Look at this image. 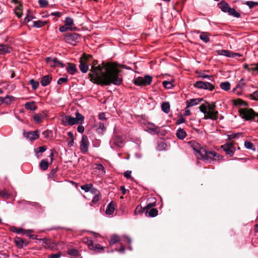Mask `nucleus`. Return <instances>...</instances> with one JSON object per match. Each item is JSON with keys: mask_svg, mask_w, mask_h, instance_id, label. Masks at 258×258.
Instances as JSON below:
<instances>
[{"mask_svg": "<svg viewBox=\"0 0 258 258\" xmlns=\"http://www.w3.org/2000/svg\"><path fill=\"white\" fill-rule=\"evenodd\" d=\"M98 60H94L88 77L90 81L101 86H108L111 84L119 85L121 84L122 79L120 77V71L117 69L115 63L102 62L98 65Z\"/></svg>", "mask_w": 258, "mask_h": 258, "instance_id": "1", "label": "nucleus"}, {"mask_svg": "<svg viewBox=\"0 0 258 258\" xmlns=\"http://www.w3.org/2000/svg\"><path fill=\"white\" fill-rule=\"evenodd\" d=\"M216 105L215 102H212L211 103L205 101V103L199 106L200 110L203 113L205 116L204 119H211L216 120L218 118L219 112L216 110Z\"/></svg>", "mask_w": 258, "mask_h": 258, "instance_id": "2", "label": "nucleus"}, {"mask_svg": "<svg viewBox=\"0 0 258 258\" xmlns=\"http://www.w3.org/2000/svg\"><path fill=\"white\" fill-rule=\"evenodd\" d=\"M191 146L193 150L195 151L204 160H208L209 159H213L217 156V153L215 151L209 150L205 147H202L201 145L196 142L191 143Z\"/></svg>", "mask_w": 258, "mask_h": 258, "instance_id": "3", "label": "nucleus"}, {"mask_svg": "<svg viewBox=\"0 0 258 258\" xmlns=\"http://www.w3.org/2000/svg\"><path fill=\"white\" fill-rule=\"evenodd\" d=\"M76 117L66 115L62 119L63 124L65 126L73 125L76 124H81L84 120V116L79 112L75 113Z\"/></svg>", "mask_w": 258, "mask_h": 258, "instance_id": "4", "label": "nucleus"}, {"mask_svg": "<svg viewBox=\"0 0 258 258\" xmlns=\"http://www.w3.org/2000/svg\"><path fill=\"white\" fill-rule=\"evenodd\" d=\"M152 81V77L146 75L144 77H138L134 80V83L137 86H146L150 85Z\"/></svg>", "mask_w": 258, "mask_h": 258, "instance_id": "5", "label": "nucleus"}, {"mask_svg": "<svg viewBox=\"0 0 258 258\" xmlns=\"http://www.w3.org/2000/svg\"><path fill=\"white\" fill-rule=\"evenodd\" d=\"M194 86L199 89L209 90L211 91L215 89L214 85L208 82H203L201 81H197L194 84Z\"/></svg>", "mask_w": 258, "mask_h": 258, "instance_id": "6", "label": "nucleus"}, {"mask_svg": "<svg viewBox=\"0 0 258 258\" xmlns=\"http://www.w3.org/2000/svg\"><path fill=\"white\" fill-rule=\"evenodd\" d=\"M221 148L226 153V154L229 155L230 157L233 156L235 151V148L234 146V143L233 142L227 143L223 145H222Z\"/></svg>", "mask_w": 258, "mask_h": 258, "instance_id": "7", "label": "nucleus"}, {"mask_svg": "<svg viewBox=\"0 0 258 258\" xmlns=\"http://www.w3.org/2000/svg\"><path fill=\"white\" fill-rule=\"evenodd\" d=\"M46 62L50 67L54 68L57 66L60 68L64 67V64L56 57H48L46 58Z\"/></svg>", "mask_w": 258, "mask_h": 258, "instance_id": "8", "label": "nucleus"}, {"mask_svg": "<svg viewBox=\"0 0 258 258\" xmlns=\"http://www.w3.org/2000/svg\"><path fill=\"white\" fill-rule=\"evenodd\" d=\"M89 144L88 137L85 135H83L80 142V149L84 154L87 153Z\"/></svg>", "mask_w": 258, "mask_h": 258, "instance_id": "9", "label": "nucleus"}, {"mask_svg": "<svg viewBox=\"0 0 258 258\" xmlns=\"http://www.w3.org/2000/svg\"><path fill=\"white\" fill-rule=\"evenodd\" d=\"M66 41L70 42V41H74L78 42L79 41L80 35L76 33H67L65 35Z\"/></svg>", "mask_w": 258, "mask_h": 258, "instance_id": "10", "label": "nucleus"}, {"mask_svg": "<svg viewBox=\"0 0 258 258\" xmlns=\"http://www.w3.org/2000/svg\"><path fill=\"white\" fill-rule=\"evenodd\" d=\"M23 136L25 138L28 139L30 141H34L39 138V131L38 130L35 131H31L29 132H24Z\"/></svg>", "mask_w": 258, "mask_h": 258, "instance_id": "11", "label": "nucleus"}, {"mask_svg": "<svg viewBox=\"0 0 258 258\" xmlns=\"http://www.w3.org/2000/svg\"><path fill=\"white\" fill-rule=\"evenodd\" d=\"M14 242L16 245L19 248H23L24 246H26L29 244V242L25 240L22 238L17 236L15 238Z\"/></svg>", "mask_w": 258, "mask_h": 258, "instance_id": "12", "label": "nucleus"}, {"mask_svg": "<svg viewBox=\"0 0 258 258\" xmlns=\"http://www.w3.org/2000/svg\"><path fill=\"white\" fill-rule=\"evenodd\" d=\"M203 98H199L196 99H191L187 100L186 103L187 104L186 107H190L194 105H196L203 101Z\"/></svg>", "mask_w": 258, "mask_h": 258, "instance_id": "13", "label": "nucleus"}, {"mask_svg": "<svg viewBox=\"0 0 258 258\" xmlns=\"http://www.w3.org/2000/svg\"><path fill=\"white\" fill-rule=\"evenodd\" d=\"M10 230L13 232L17 233H21L22 234H28V233H30L32 232V230H28L27 231L20 228L18 229L17 227L15 226H11L10 228Z\"/></svg>", "mask_w": 258, "mask_h": 258, "instance_id": "14", "label": "nucleus"}, {"mask_svg": "<svg viewBox=\"0 0 258 258\" xmlns=\"http://www.w3.org/2000/svg\"><path fill=\"white\" fill-rule=\"evenodd\" d=\"M80 65L79 69L83 73H87L89 70V65L87 62L82 60H79Z\"/></svg>", "mask_w": 258, "mask_h": 258, "instance_id": "15", "label": "nucleus"}, {"mask_svg": "<svg viewBox=\"0 0 258 258\" xmlns=\"http://www.w3.org/2000/svg\"><path fill=\"white\" fill-rule=\"evenodd\" d=\"M51 80V76L49 75H45L41 78L40 83L42 86H46L50 84Z\"/></svg>", "mask_w": 258, "mask_h": 258, "instance_id": "16", "label": "nucleus"}, {"mask_svg": "<svg viewBox=\"0 0 258 258\" xmlns=\"http://www.w3.org/2000/svg\"><path fill=\"white\" fill-rule=\"evenodd\" d=\"M218 7L224 13H227L230 8L229 5L224 0L221 1L218 4Z\"/></svg>", "mask_w": 258, "mask_h": 258, "instance_id": "17", "label": "nucleus"}, {"mask_svg": "<svg viewBox=\"0 0 258 258\" xmlns=\"http://www.w3.org/2000/svg\"><path fill=\"white\" fill-rule=\"evenodd\" d=\"M67 70L71 75H74L77 72L76 64L70 62L68 63Z\"/></svg>", "mask_w": 258, "mask_h": 258, "instance_id": "18", "label": "nucleus"}, {"mask_svg": "<svg viewBox=\"0 0 258 258\" xmlns=\"http://www.w3.org/2000/svg\"><path fill=\"white\" fill-rule=\"evenodd\" d=\"M12 50L11 47L7 44H0V54H4L7 53H10Z\"/></svg>", "mask_w": 258, "mask_h": 258, "instance_id": "19", "label": "nucleus"}, {"mask_svg": "<svg viewBox=\"0 0 258 258\" xmlns=\"http://www.w3.org/2000/svg\"><path fill=\"white\" fill-rule=\"evenodd\" d=\"M233 103L235 106H248V104L247 102L243 101L241 99L238 98L233 100Z\"/></svg>", "mask_w": 258, "mask_h": 258, "instance_id": "20", "label": "nucleus"}, {"mask_svg": "<svg viewBox=\"0 0 258 258\" xmlns=\"http://www.w3.org/2000/svg\"><path fill=\"white\" fill-rule=\"evenodd\" d=\"M35 101L27 102L25 104V107L27 110H35L37 108V106L35 105Z\"/></svg>", "mask_w": 258, "mask_h": 258, "instance_id": "21", "label": "nucleus"}, {"mask_svg": "<svg viewBox=\"0 0 258 258\" xmlns=\"http://www.w3.org/2000/svg\"><path fill=\"white\" fill-rule=\"evenodd\" d=\"M115 203L111 202L107 206L106 214L107 215H112L115 210Z\"/></svg>", "mask_w": 258, "mask_h": 258, "instance_id": "22", "label": "nucleus"}, {"mask_svg": "<svg viewBox=\"0 0 258 258\" xmlns=\"http://www.w3.org/2000/svg\"><path fill=\"white\" fill-rule=\"evenodd\" d=\"M176 137L180 140H183L186 136V133L183 129L178 128L176 133Z\"/></svg>", "mask_w": 258, "mask_h": 258, "instance_id": "23", "label": "nucleus"}, {"mask_svg": "<svg viewBox=\"0 0 258 258\" xmlns=\"http://www.w3.org/2000/svg\"><path fill=\"white\" fill-rule=\"evenodd\" d=\"M14 100V97L11 96H6L5 97H0V101L2 103L9 104Z\"/></svg>", "mask_w": 258, "mask_h": 258, "instance_id": "24", "label": "nucleus"}, {"mask_svg": "<svg viewBox=\"0 0 258 258\" xmlns=\"http://www.w3.org/2000/svg\"><path fill=\"white\" fill-rule=\"evenodd\" d=\"M92 248H90V249L93 250L98 252H101L104 251V247L101 246L99 244H93Z\"/></svg>", "mask_w": 258, "mask_h": 258, "instance_id": "25", "label": "nucleus"}, {"mask_svg": "<svg viewBox=\"0 0 258 258\" xmlns=\"http://www.w3.org/2000/svg\"><path fill=\"white\" fill-rule=\"evenodd\" d=\"M22 9L23 6L21 4H19V5L15 8V13L19 18H20L22 16Z\"/></svg>", "mask_w": 258, "mask_h": 258, "instance_id": "26", "label": "nucleus"}, {"mask_svg": "<svg viewBox=\"0 0 258 258\" xmlns=\"http://www.w3.org/2000/svg\"><path fill=\"white\" fill-rule=\"evenodd\" d=\"M170 107V104L168 102H163L161 104V109L166 113H168L169 112Z\"/></svg>", "mask_w": 258, "mask_h": 258, "instance_id": "27", "label": "nucleus"}, {"mask_svg": "<svg viewBox=\"0 0 258 258\" xmlns=\"http://www.w3.org/2000/svg\"><path fill=\"white\" fill-rule=\"evenodd\" d=\"M156 206V202H153L152 203H148L146 207L143 208V211L146 216H147L148 212L149 209H153V207Z\"/></svg>", "mask_w": 258, "mask_h": 258, "instance_id": "28", "label": "nucleus"}, {"mask_svg": "<svg viewBox=\"0 0 258 258\" xmlns=\"http://www.w3.org/2000/svg\"><path fill=\"white\" fill-rule=\"evenodd\" d=\"M244 68L250 71H258V63L256 64H251L250 66L247 64H245Z\"/></svg>", "mask_w": 258, "mask_h": 258, "instance_id": "29", "label": "nucleus"}, {"mask_svg": "<svg viewBox=\"0 0 258 258\" xmlns=\"http://www.w3.org/2000/svg\"><path fill=\"white\" fill-rule=\"evenodd\" d=\"M209 34L207 32H202L200 35V38L205 43H208L210 41V38L208 37Z\"/></svg>", "mask_w": 258, "mask_h": 258, "instance_id": "30", "label": "nucleus"}, {"mask_svg": "<svg viewBox=\"0 0 258 258\" xmlns=\"http://www.w3.org/2000/svg\"><path fill=\"white\" fill-rule=\"evenodd\" d=\"M44 118V115L41 114H36L33 116L34 120L37 123L42 122Z\"/></svg>", "mask_w": 258, "mask_h": 258, "instance_id": "31", "label": "nucleus"}, {"mask_svg": "<svg viewBox=\"0 0 258 258\" xmlns=\"http://www.w3.org/2000/svg\"><path fill=\"white\" fill-rule=\"evenodd\" d=\"M120 237L118 235H113L111 236L110 240H109V245H112L119 241H120Z\"/></svg>", "mask_w": 258, "mask_h": 258, "instance_id": "32", "label": "nucleus"}, {"mask_svg": "<svg viewBox=\"0 0 258 258\" xmlns=\"http://www.w3.org/2000/svg\"><path fill=\"white\" fill-rule=\"evenodd\" d=\"M227 13H228L229 15L236 18H239L240 17V13L236 12L233 8H230Z\"/></svg>", "mask_w": 258, "mask_h": 258, "instance_id": "33", "label": "nucleus"}, {"mask_svg": "<svg viewBox=\"0 0 258 258\" xmlns=\"http://www.w3.org/2000/svg\"><path fill=\"white\" fill-rule=\"evenodd\" d=\"M158 211L156 208L150 209L148 211L147 216L150 217H154L158 215Z\"/></svg>", "mask_w": 258, "mask_h": 258, "instance_id": "34", "label": "nucleus"}, {"mask_svg": "<svg viewBox=\"0 0 258 258\" xmlns=\"http://www.w3.org/2000/svg\"><path fill=\"white\" fill-rule=\"evenodd\" d=\"M47 149V147L46 146H42L41 147H40L37 149H34V152H35V154L37 156V158L39 157V156L38 155L39 153H43L45 152Z\"/></svg>", "mask_w": 258, "mask_h": 258, "instance_id": "35", "label": "nucleus"}, {"mask_svg": "<svg viewBox=\"0 0 258 258\" xmlns=\"http://www.w3.org/2000/svg\"><path fill=\"white\" fill-rule=\"evenodd\" d=\"M216 52L218 55H224L227 57H229L230 54V51L228 50L221 49L217 50Z\"/></svg>", "mask_w": 258, "mask_h": 258, "instance_id": "36", "label": "nucleus"}, {"mask_svg": "<svg viewBox=\"0 0 258 258\" xmlns=\"http://www.w3.org/2000/svg\"><path fill=\"white\" fill-rule=\"evenodd\" d=\"M48 163L45 160H42L40 163V167L43 170H46L48 167Z\"/></svg>", "mask_w": 258, "mask_h": 258, "instance_id": "37", "label": "nucleus"}, {"mask_svg": "<svg viewBox=\"0 0 258 258\" xmlns=\"http://www.w3.org/2000/svg\"><path fill=\"white\" fill-rule=\"evenodd\" d=\"M220 86L223 90L228 91L230 89V83L229 82H222Z\"/></svg>", "mask_w": 258, "mask_h": 258, "instance_id": "38", "label": "nucleus"}, {"mask_svg": "<svg viewBox=\"0 0 258 258\" xmlns=\"http://www.w3.org/2000/svg\"><path fill=\"white\" fill-rule=\"evenodd\" d=\"M47 21H36L33 22V26L37 28H40L47 23Z\"/></svg>", "mask_w": 258, "mask_h": 258, "instance_id": "39", "label": "nucleus"}, {"mask_svg": "<svg viewBox=\"0 0 258 258\" xmlns=\"http://www.w3.org/2000/svg\"><path fill=\"white\" fill-rule=\"evenodd\" d=\"M11 194L6 189L0 190V196L5 199H8L10 197Z\"/></svg>", "mask_w": 258, "mask_h": 258, "instance_id": "40", "label": "nucleus"}, {"mask_svg": "<svg viewBox=\"0 0 258 258\" xmlns=\"http://www.w3.org/2000/svg\"><path fill=\"white\" fill-rule=\"evenodd\" d=\"M68 253L71 256H77L79 255V251L75 248H71L68 249Z\"/></svg>", "mask_w": 258, "mask_h": 258, "instance_id": "41", "label": "nucleus"}, {"mask_svg": "<svg viewBox=\"0 0 258 258\" xmlns=\"http://www.w3.org/2000/svg\"><path fill=\"white\" fill-rule=\"evenodd\" d=\"M92 55L91 54H87L84 53L82 56L80 58V60H82L85 62H87L90 59L92 58Z\"/></svg>", "mask_w": 258, "mask_h": 258, "instance_id": "42", "label": "nucleus"}, {"mask_svg": "<svg viewBox=\"0 0 258 258\" xmlns=\"http://www.w3.org/2000/svg\"><path fill=\"white\" fill-rule=\"evenodd\" d=\"M29 82L30 84L31 85L33 90H36L39 86V82L37 81L34 80V79H31Z\"/></svg>", "mask_w": 258, "mask_h": 258, "instance_id": "43", "label": "nucleus"}, {"mask_svg": "<svg viewBox=\"0 0 258 258\" xmlns=\"http://www.w3.org/2000/svg\"><path fill=\"white\" fill-rule=\"evenodd\" d=\"M198 78L201 79H208L209 81H214V77L213 76L205 75L203 73H200V75L198 76Z\"/></svg>", "mask_w": 258, "mask_h": 258, "instance_id": "44", "label": "nucleus"}, {"mask_svg": "<svg viewBox=\"0 0 258 258\" xmlns=\"http://www.w3.org/2000/svg\"><path fill=\"white\" fill-rule=\"evenodd\" d=\"M74 24V20L70 17H67L65 20V25L67 27H71Z\"/></svg>", "mask_w": 258, "mask_h": 258, "instance_id": "45", "label": "nucleus"}, {"mask_svg": "<svg viewBox=\"0 0 258 258\" xmlns=\"http://www.w3.org/2000/svg\"><path fill=\"white\" fill-rule=\"evenodd\" d=\"M134 213L135 215L141 214L142 213H144V211H143V208H142V207L140 205H139L136 207Z\"/></svg>", "mask_w": 258, "mask_h": 258, "instance_id": "46", "label": "nucleus"}, {"mask_svg": "<svg viewBox=\"0 0 258 258\" xmlns=\"http://www.w3.org/2000/svg\"><path fill=\"white\" fill-rule=\"evenodd\" d=\"M93 186L92 184H86L83 185L81 186L82 189L84 190L85 192H88L90 190L91 187Z\"/></svg>", "mask_w": 258, "mask_h": 258, "instance_id": "47", "label": "nucleus"}, {"mask_svg": "<svg viewBox=\"0 0 258 258\" xmlns=\"http://www.w3.org/2000/svg\"><path fill=\"white\" fill-rule=\"evenodd\" d=\"M244 146L245 148H246L248 149L252 150L253 151L255 150L253 144L249 141H245L244 143Z\"/></svg>", "mask_w": 258, "mask_h": 258, "instance_id": "48", "label": "nucleus"}, {"mask_svg": "<svg viewBox=\"0 0 258 258\" xmlns=\"http://www.w3.org/2000/svg\"><path fill=\"white\" fill-rule=\"evenodd\" d=\"M83 242L87 244L89 248H92V245L94 243L91 239H90L88 237H86L83 239Z\"/></svg>", "mask_w": 258, "mask_h": 258, "instance_id": "49", "label": "nucleus"}, {"mask_svg": "<svg viewBox=\"0 0 258 258\" xmlns=\"http://www.w3.org/2000/svg\"><path fill=\"white\" fill-rule=\"evenodd\" d=\"M38 3L41 8H45L48 5V2L47 0H39Z\"/></svg>", "mask_w": 258, "mask_h": 258, "instance_id": "50", "label": "nucleus"}, {"mask_svg": "<svg viewBox=\"0 0 258 258\" xmlns=\"http://www.w3.org/2000/svg\"><path fill=\"white\" fill-rule=\"evenodd\" d=\"M163 86L166 89H171L173 87L172 84L169 81H165L162 82Z\"/></svg>", "mask_w": 258, "mask_h": 258, "instance_id": "51", "label": "nucleus"}, {"mask_svg": "<svg viewBox=\"0 0 258 258\" xmlns=\"http://www.w3.org/2000/svg\"><path fill=\"white\" fill-rule=\"evenodd\" d=\"M100 198H101V194L100 192H98V194H96V195L94 197V198L92 201V202L93 204H96L100 200Z\"/></svg>", "mask_w": 258, "mask_h": 258, "instance_id": "52", "label": "nucleus"}, {"mask_svg": "<svg viewBox=\"0 0 258 258\" xmlns=\"http://www.w3.org/2000/svg\"><path fill=\"white\" fill-rule=\"evenodd\" d=\"M246 5L248 6L249 8H252L255 6H258V3L252 1H247L246 2Z\"/></svg>", "mask_w": 258, "mask_h": 258, "instance_id": "53", "label": "nucleus"}, {"mask_svg": "<svg viewBox=\"0 0 258 258\" xmlns=\"http://www.w3.org/2000/svg\"><path fill=\"white\" fill-rule=\"evenodd\" d=\"M182 4L177 2L174 6V9L177 12H180L182 9Z\"/></svg>", "mask_w": 258, "mask_h": 258, "instance_id": "54", "label": "nucleus"}, {"mask_svg": "<svg viewBox=\"0 0 258 258\" xmlns=\"http://www.w3.org/2000/svg\"><path fill=\"white\" fill-rule=\"evenodd\" d=\"M56 171H57V168L53 169L51 171V172H50V173L49 174L50 177L51 176H52V179L53 180H55V177L56 176V175L55 174H56Z\"/></svg>", "mask_w": 258, "mask_h": 258, "instance_id": "55", "label": "nucleus"}, {"mask_svg": "<svg viewBox=\"0 0 258 258\" xmlns=\"http://www.w3.org/2000/svg\"><path fill=\"white\" fill-rule=\"evenodd\" d=\"M68 81V79L67 78H60L58 80L57 83L58 85H61L63 83H67Z\"/></svg>", "mask_w": 258, "mask_h": 258, "instance_id": "56", "label": "nucleus"}, {"mask_svg": "<svg viewBox=\"0 0 258 258\" xmlns=\"http://www.w3.org/2000/svg\"><path fill=\"white\" fill-rule=\"evenodd\" d=\"M105 128V127L104 125V123L100 122L99 123V126L97 128V130L98 132V133H100L102 132Z\"/></svg>", "mask_w": 258, "mask_h": 258, "instance_id": "57", "label": "nucleus"}, {"mask_svg": "<svg viewBox=\"0 0 258 258\" xmlns=\"http://www.w3.org/2000/svg\"><path fill=\"white\" fill-rule=\"evenodd\" d=\"M131 173L132 171L130 170H127L124 173V176L127 178V179H130L131 178L132 180H133V178L131 177Z\"/></svg>", "mask_w": 258, "mask_h": 258, "instance_id": "58", "label": "nucleus"}, {"mask_svg": "<svg viewBox=\"0 0 258 258\" xmlns=\"http://www.w3.org/2000/svg\"><path fill=\"white\" fill-rule=\"evenodd\" d=\"M244 80L243 79H241L239 83L237 85L236 88L233 89V91H234L237 88H242L243 86L245 85V83L243 82Z\"/></svg>", "mask_w": 258, "mask_h": 258, "instance_id": "59", "label": "nucleus"}, {"mask_svg": "<svg viewBox=\"0 0 258 258\" xmlns=\"http://www.w3.org/2000/svg\"><path fill=\"white\" fill-rule=\"evenodd\" d=\"M61 256V253L60 252L56 253L50 254L48 256L49 258H59Z\"/></svg>", "mask_w": 258, "mask_h": 258, "instance_id": "60", "label": "nucleus"}, {"mask_svg": "<svg viewBox=\"0 0 258 258\" xmlns=\"http://www.w3.org/2000/svg\"><path fill=\"white\" fill-rule=\"evenodd\" d=\"M250 96L252 99L258 100V91L254 92L252 94L250 95Z\"/></svg>", "mask_w": 258, "mask_h": 258, "instance_id": "61", "label": "nucleus"}, {"mask_svg": "<svg viewBox=\"0 0 258 258\" xmlns=\"http://www.w3.org/2000/svg\"><path fill=\"white\" fill-rule=\"evenodd\" d=\"M241 135V133L234 134L228 136V138L229 140L231 139H235L239 137V136Z\"/></svg>", "mask_w": 258, "mask_h": 258, "instance_id": "62", "label": "nucleus"}, {"mask_svg": "<svg viewBox=\"0 0 258 258\" xmlns=\"http://www.w3.org/2000/svg\"><path fill=\"white\" fill-rule=\"evenodd\" d=\"M242 55L238 53H235L233 52L232 51H230V54H229L230 57L234 58L236 56H241Z\"/></svg>", "mask_w": 258, "mask_h": 258, "instance_id": "63", "label": "nucleus"}, {"mask_svg": "<svg viewBox=\"0 0 258 258\" xmlns=\"http://www.w3.org/2000/svg\"><path fill=\"white\" fill-rule=\"evenodd\" d=\"M52 133V131L46 130L43 132L42 134L44 136L45 138H48L49 137L50 134Z\"/></svg>", "mask_w": 258, "mask_h": 258, "instance_id": "64", "label": "nucleus"}]
</instances>
